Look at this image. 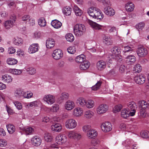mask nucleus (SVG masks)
Listing matches in <instances>:
<instances>
[{
	"mask_svg": "<svg viewBox=\"0 0 149 149\" xmlns=\"http://www.w3.org/2000/svg\"><path fill=\"white\" fill-rule=\"evenodd\" d=\"M87 12L91 17L95 19H102L104 17V15L101 10L98 8L94 7L89 8Z\"/></svg>",
	"mask_w": 149,
	"mask_h": 149,
	"instance_id": "f257e3e1",
	"label": "nucleus"
},
{
	"mask_svg": "<svg viewBox=\"0 0 149 149\" xmlns=\"http://www.w3.org/2000/svg\"><path fill=\"white\" fill-rule=\"evenodd\" d=\"M85 27L81 24H77L74 26V32L76 36H80L82 35L85 31Z\"/></svg>",
	"mask_w": 149,
	"mask_h": 149,
	"instance_id": "f03ea898",
	"label": "nucleus"
},
{
	"mask_svg": "<svg viewBox=\"0 0 149 149\" xmlns=\"http://www.w3.org/2000/svg\"><path fill=\"white\" fill-rule=\"evenodd\" d=\"M111 51L112 54H110L108 56V57L110 59L109 60L112 61L113 59H118L117 57L118 56V55L120 53V48L115 47L112 48Z\"/></svg>",
	"mask_w": 149,
	"mask_h": 149,
	"instance_id": "7ed1b4c3",
	"label": "nucleus"
},
{
	"mask_svg": "<svg viewBox=\"0 0 149 149\" xmlns=\"http://www.w3.org/2000/svg\"><path fill=\"white\" fill-rule=\"evenodd\" d=\"M77 125L76 121L73 118H70L65 121V126L66 128L69 130L73 129L76 127Z\"/></svg>",
	"mask_w": 149,
	"mask_h": 149,
	"instance_id": "20e7f679",
	"label": "nucleus"
},
{
	"mask_svg": "<svg viewBox=\"0 0 149 149\" xmlns=\"http://www.w3.org/2000/svg\"><path fill=\"white\" fill-rule=\"evenodd\" d=\"M139 107L141 108L140 113L141 116H144L145 113V110L149 109V100L147 101L142 100L141 101Z\"/></svg>",
	"mask_w": 149,
	"mask_h": 149,
	"instance_id": "39448f33",
	"label": "nucleus"
},
{
	"mask_svg": "<svg viewBox=\"0 0 149 149\" xmlns=\"http://www.w3.org/2000/svg\"><path fill=\"white\" fill-rule=\"evenodd\" d=\"M43 100L47 104L50 105L52 104L55 102V96L50 94L45 95L43 97Z\"/></svg>",
	"mask_w": 149,
	"mask_h": 149,
	"instance_id": "423d86ee",
	"label": "nucleus"
},
{
	"mask_svg": "<svg viewBox=\"0 0 149 149\" xmlns=\"http://www.w3.org/2000/svg\"><path fill=\"white\" fill-rule=\"evenodd\" d=\"M128 110L130 111V116H133L135 115L136 113V109L137 106L135 103L133 101L129 102L127 104Z\"/></svg>",
	"mask_w": 149,
	"mask_h": 149,
	"instance_id": "0eeeda50",
	"label": "nucleus"
},
{
	"mask_svg": "<svg viewBox=\"0 0 149 149\" xmlns=\"http://www.w3.org/2000/svg\"><path fill=\"white\" fill-rule=\"evenodd\" d=\"M10 19L5 21L4 23L5 27L7 29H9L13 27L16 19V17L13 15L11 17Z\"/></svg>",
	"mask_w": 149,
	"mask_h": 149,
	"instance_id": "6e6552de",
	"label": "nucleus"
},
{
	"mask_svg": "<svg viewBox=\"0 0 149 149\" xmlns=\"http://www.w3.org/2000/svg\"><path fill=\"white\" fill-rule=\"evenodd\" d=\"M55 140L56 143L61 145L67 141V138L65 134H60L56 136Z\"/></svg>",
	"mask_w": 149,
	"mask_h": 149,
	"instance_id": "1a4fd4ad",
	"label": "nucleus"
},
{
	"mask_svg": "<svg viewBox=\"0 0 149 149\" xmlns=\"http://www.w3.org/2000/svg\"><path fill=\"white\" fill-rule=\"evenodd\" d=\"M112 125L109 122H105L101 125V127L102 131L104 132H109L112 129Z\"/></svg>",
	"mask_w": 149,
	"mask_h": 149,
	"instance_id": "9d476101",
	"label": "nucleus"
},
{
	"mask_svg": "<svg viewBox=\"0 0 149 149\" xmlns=\"http://www.w3.org/2000/svg\"><path fill=\"white\" fill-rule=\"evenodd\" d=\"M109 106L105 104H102L98 106L97 109V112L99 114L106 113L108 110Z\"/></svg>",
	"mask_w": 149,
	"mask_h": 149,
	"instance_id": "9b49d317",
	"label": "nucleus"
},
{
	"mask_svg": "<svg viewBox=\"0 0 149 149\" xmlns=\"http://www.w3.org/2000/svg\"><path fill=\"white\" fill-rule=\"evenodd\" d=\"M52 56L54 59L58 60L63 56V53L61 49H56L53 51Z\"/></svg>",
	"mask_w": 149,
	"mask_h": 149,
	"instance_id": "f8f14e48",
	"label": "nucleus"
},
{
	"mask_svg": "<svg viewBox=\"0 0 149 149\" xmlns=\"http://www.w3.org/2000/svg\"><path fill=\"white\" fill-rule=\"evenodd\" d=\"M13 94L14 97L17 98H23L24 95L25 94V91L21 88H17L14 90Z\"/></svg>",
	"mask_w": 149,
	"mask_h": 149,
	"instance_id": "ddd939ff",
	"label": "nucleus"
},
{
	"mask_svg": "<svg viewBox=\"0 0 149 149\" xmlns=\"http://www.w3.org/2000/svg\"><path fill=\"white\" fill-rule=\"evenodd\" d=\"M146 80L145 76L142 74L137 75L134 77V81L136 83L139 84L144 83Z\"/></svg>",
	"mask_w": 149,
	"mask_h": 149,
	"instance_id": "4468645a",
	"label": "nucleus"
},
{
	"mask_svg": "<svg viewBox=\"0 0 149 149\" xmlns=\"http://www.w3.org/2000/svg\"><path fill=\"white\" fill-rule=\"evenodd\" d=\"M31 142L33 146H38L41 144L42 143V140L38 136H35L31 138Z\"/></svg>",
	"mask_w": 149,
	"mask_h": 149,
	"instance_id": "2eb2a0df",
	"label": "nucleus"
},
{
	"mask_svg": "<svg viewBox=\"0 0 149 149\" xmlns=\"http://www.w3.org/2000/svg\"><path fill=\"white\" fill-rule=\"evenodd\" d=\"M83 114V109L80 107H76L74 109L72 112V114L73 116L77 117L81 116Z\"/></svg>",
	"mask_w": 149,
	"mask_h": 149,
	"instance_id": "dca6fc26",
	"label": "nucleus"
},
{
	"mask_svg": "<svg viewBox=\"0 0 149 149\" xmlns=\"http://www.w3.org/2000/svg\"><path fill=\"white\" fill-rule=\"evenodd\" d=\"M147 49L143 47H139L137 50V53L139 57L145 56L147 54Z\"/></svg>",
	"mask_w": 149,
	"mask_h": 149,
	"instance_id": "f3484780",
	"label": "nucleus"
},
{
	"mask_svg": "<svg viewBox=\"0 0 149 149\" xmlns=\"http://www.w3.org/2000/svg\"><path fill=\"white\" fill-rule=\"evenodd\" d=\"M39 46L38 43L32 44L29 47L28 52L30 54L35 53L38 51Z\"/></svg>",
	"mask_w": 149,
	"mask_h": 149,
	"instance_id": "a211bd4d",
	"label": "nucleus"
},
{
	"mask_svg": "<svg viewBox=\"0 0 149 149\" xmlns=\"http://www.w3.org/2000/svg\"><path fill=\"white\" fill-rule=\"evenodd\" d=\"M75 106L74 102L72 100H68L65 103L64 107L65 109L67 110H71L73 109Z\"/></svg>",
	"mask_w": 149,
	"mask_h": 149,
	"instance_id": "6ab92c4d",
	"label": "nucleus"
},
{
	"mask_svg": "<svg viewBox=\"0 0 149 149\" xmlns=\"http://www.w3.org/2000/svg\"><path fill=\"white\" fill-rule=\"evenodd\" d=\"M97 135V132L93 128L86 133V136L89 139H94Z\"/></svg>",
	"mask_w": 149,
	"mask_h": 149,
	"instance_id": "aec40b11",
	"label": "nucleus"
},
{
	"mask_svg": "<svg viewBox=\"0 0 149 149\" xmlns=\"http://www.w3.org/2000/svg\"><path fill=\"white\" fill-rule=\"evenodd\" d=\"M46 44L47 48L51 49L54 47L55 45V42L53 39L49 38L46 40Z\"/></svg>",
	"mask_w": 149,
	"mask_h": 149,
	"instance_id": "412c9836",
	"label": "nucleus"
},
{
	"mask_svg": "<svg viewBox=\"0 0 149 149\" xmlns=\"http://www.w3.org/2000/svg\"><path fill=\"white\" fill-rule=\"evenodd\" d=\"M1 78L2 81L8 84L11 83L13 80L12 77L7 74L2 75Z\"/></svg>",
	"mask_w": 149,
	"mask_h": 149,
	"instance_id": "4be33fe9",
	"label": "nucleus"
},
{
	"mask_svg": "<svg viewBox=\"0 0 149 149\" xmlns=\"http://www.w3.org/2000/svg\"><path fill=\"white\" fill-rule=\"evenodd\" d=\"M62 127L59 123H56L52 125L51 126V129L52 131L55 132H59L62 129Z\"/></svg>",
	"mask_w": 149,
	"mask_h": 149,
	"instance_id": "5701e85b",
	"label": "nucleus"
},
{
	"mask_svg": "<svg viewBox=\"0 0 149 149\" xmlns=\"http://www.w3.org/2000/svg\"><path fill=\"white\" fill-rule=\"evenodd\" d=\"M104 12L106 14L110 16H113L115 14L114 10L109 6L104 8Z\"/></svg>",
	"mask_w": 149,
	"mask_h": 149,
	"instance_id": "b1692460",
	"label": "nucleus"
},
{
	"mask_svg": "<svg viewBox=\"0 0 149 149\" xmlns=\"http://www.w3.org/2000/svg\"><path fill=\"white\" fill-rule=\"evenodd\" d=\"M106 63L103 60L98 61L96 64L97 69L100 70H102L106 67Z\"/></svg>",
	"mask_w": 149,
	"mask_h": 149,
	"instance_id": "393cba45",
	"label": "nucleus"
},
{
	"mask_svg": "<svg viewBox=\"0 0 149 149\" xmlns=\"http://www.w3.org/2000/svg\"><path fill=\"white\" fill-rule=\"evenodd\" d=\"M86 100L83 97L78 98L77 100V103L80 107H85L86 102Z\"/></svg>",
	"mask_w": 149,
	"mask_h": 149,
	"instance_id": "a878e982",
	"label": "nucleus"
},
{
	"mask_svg": "<svg viewBox=\"0 0 149 149\" xmlns=\"http://www.w3.org/2000/svg\"><path fill=\"white\" fill-rule=\"evenodd\" d=\"M87 23L93 28L95 29L99 30L101 29L102 26L90 19L87 21Z\"/></svg>",
	"mask_w": 149,
	"mask_h": 149,
	"instance_id": "bb28decb",
	"label": "nucleus"
},
{
	"mask_svg": "<svg viewBox=\"0 0 149 149\" xmlns=\"http://www.w3.org/2000/svg\"><path fill=\"white\" fill-rule=\"evenodd\" d=\"M94 115V112L91 110H88L85 111L84 116L86 119H90L93 118Z\"/></svg>",
	"mask_w": 149,
	"mask_h": 149,
	"instance_id": "cd10ccee",
	"label": "nucleus"
},
{
	"mask_svg": "<svg viewBox=\"0 0 149 149\" xmlns=\"http://www.w3.org/2000/svg\"><path fill=\"white\" fill-rule=\"evenodd\" d=\"M90 65V63L88 61H84L80 65V68L81 70H86L89 68Z\"/></svg>",
	"mask_w": 149,
	"mask_h": 149,
	"instance_id": "c85d7f7f",
	"label": "nucleus"
},
{
	"mask_svg": "<svg viewBox=\"0 0 149 149\" xmlns=\"http://www.w3.org/2000/svg\"><path fill=\"white\" fill-rule=\"evenodd\" d=\"M134 8V4L131 2H129L125 4V8L126 10L128 12H131L133 10Z\"/></svg>",
	"mask_w": 149,
	"mask_h": 149,
	"instance_id": "c756f323",
	"label": "nucleus"
},
{
	"mask_svg": "<svg viewBox=\"0 0 149 149\" xmlns=\"http://www.w3.org/2000/svg\"><path fill=\"white\" fill-rule=\"evenodd\" d=\"M95 105L94 101L92 99H89L86 100V104L85 105V107L91 109L93 108Z\"/></svg>",
	"mask_w": 149,
	"mask_h": 149,
	"instance_id": "7c9ffc66",
	"label": "nucleus"
},
{
	"mask_svg": "<svg viewBox=\"0 0 149 149\" xmlns=\"http://www.w3.org/2000/svg\"><path fill=\"white\" fill-rule=\"evenodd\" d=\"M40 103L39 101H35L26 104L25 106L26 108L36 107L38 106Z\"/></svg>",
	"mask_w": 149,
	"mask_h": 149,
	"instance_id": "2f4dec72",
	"label": "nucleus"
},
{
	"mask_svg": "<svg viewBox=\"0 0 149 149\" xmlns=\"http://www.w3.org/2000/svg\"><path fill=\"white\" fill-rule=\"evenodd\" d=\"M51 24L56 29H58L60 28L62 25L61 23L56 19L52 21L51 23Z\"/></svg>",
	"mask_w": 149,
	"mask_h": 149,
	"instance_id": "473e14b6",
	"label": "nucleus"
},
{
	"mask_svg": "<svg viewBox=\"0 0 149 149\" xmlns=\"http://www.w3.org/2000/svg\"><path fill=\"white\" fill-rule=\"evenodd\" d=\"M22 130L26 135L31 134L34 132V129L31 127H25L23 128Z\"/></svg>",
	"mask_w": 149,
	"mask_h": 149,
	"instance_id": "72a5a7b5",
	"label": "nucleus"
},
{
	"mask_svg": "<svg viewBox=\"0 0 149 149\" xmlns=\"http://www.w3.org/2000/svg\"><path fill=\"white\" fill-rule=\"evenodd\" d=\"M121 115L124 118H127L130 116V112H129V111L127 109H124L121 111Z\"/></svg>",
	"mask_w": 149,
	"mask_h": 149,
	"instance_id": "f704fd0d",
	"label": "nucleus"
},
{
	"mask_svg": "<svg viewBox=\"0 0 149 149\" xmlns=\"http://www.w3.org/2000/svg\"><path fill=\"white\" fill-rule=\"evenodd\" d=\"M62 11L64 14L66 16H68L71 14L72 9L70 7L66 6L63 8Z\"/></svg>",
	"mask_w": 149,
	"mask_h": 149,
	"instance_id": "c9c22d12",
	"label": "nucleus"
},
{
	"mask_svg": "<svg viewBox=\"0 0 149 149\" xmlns=\"http://www.w3.org/2000/svg\"><path fill=\"white\" fill-rule=\"evenodd\" d=\"M6 127L8 132L10 134H13L15 131V126L12 124H8L6 125Z\"/></svg>",
	"mask_w": 149,
	"mask_h": 149,
	"instance_id": "e433bc0d",
	"label": "nucleus"
},
{
	"mask_svg": "<svg viewBox=\"0 0 149 149\" xmlns=\"http://www.w3.org/2000/svg\"><path fill=\"white\" fill-rule=\"evenodd\" d=\"M17 60L12 58H8L6 60V63L9 65H14L16 64L17 63Z\"/></svg>",
	"mask_w": 149,
	"mask_h": 149,
	"instance_id": "4c0bfd02",
	"label": "nucleus"
},
{
	"mask_svg": "<svg viewBox=\"0 0 149 149\" xmlns=\"http://www.w3.org/2000/svg\"><path fill=\"white\" fill-rule=\"evenodd\" d=\"M73 10L75 15L77 16H81L82 14V10L76 5L74 6Z\"/></svg>",
	"mask_w": 149,
	"mask_h": 149,
	"instance_id": "58836bf2",
	"label": "nucleus"
},
{
	"mask_svg": "<svg viewBox=\"0 0 149 149\" xmlns=\"http://www.w3.org/2000/svg\"><path fill=\"white\" fill-rule=\"evenodd\" d=\"M136 61L135 57L132 55L128 56L126 58V61L127 63L131 64L134 63Z\"/></svg>",
	"mask_w": 149,
	"mask_h": 149,
	"instance_id": "ea45409f",
	"label": "nucleus"
},
{
	"mask_svg": "<svg viewBox=\"0 0 149 149\" xmlns=\"http://www.w3.org/2000/svg\"><path fill=\"white\" fill-rule=\"evenodd\" d=\"M9 71L11 73L15 75H20L22 72V70L15 69H10Z\"/></svg>",
	"mask_w": 149,
	"mask_h": 149,
	"instance_id": "a19ab883",
	"label": "nucleus"
},
{
	"mask_svg": "<svg viewBox=\"0 0 149 149\" xmlns=\"http://www.w3.org/2000/svg\"><path fill=\"white\" fill-rule=\"evenodd\" d=\"M133 141L132 140L127 139L123 142V144L126 148L127 149H129L132 144Z\"/></svg>",
	"mask_w": 149,
	"mask_h": 149,
	"instance_id": "79ce46f5",
	"label": "nucleus"
},
{
	"mask_svg": "<svg viewBox=\"0 0 149 149\" xmlns=\"http://www.w3.org/2000/svg\"><path fill=\"white\" fill-rule=\"evenodd\" d=\"M44 138L45 141L47 142H51L53 139L52 134L48 133H46L45 134Z\"/></svg>",
	"mask_w": 149,
	"mask_h": 149,
	"instance_id": "37998d69",
	"label": "nucleus"
},
{
	"mask_svg": "<svg viewBox=\"0 0 149 149\" xmlns=\"http://www.w3.org/2000/svg\"><path fill=\"white\" fill-rule=\"evenodd\" d=\"M85 59V56L83 54H81L77 56L75 58V61L77 63H82Z\"/></svg>",
	"mask_w": 149,
	"mask_h": 149,
	"instance_id": "c03bdc74",
	"label": "nucleus"
},
{
	"mask_svg": "<svg viewBox=\"0 0 149 149\" xmlns=\"http://www.w3.org/2000/svg\"><path fill=\"white\" fill-rule=\"evenodd\" d=\"M66 40L69 42H72L74 40V37L73 34L71 33L66 34L65 36Z\"/></svg>",
	"mask_w": 149,
	"mask_h": 149,
	"instance_id": "a18cd8bd",
	"label": "nucleus"
},
{
	"mask_svg": "<svg viewBox=\"0 0 149 149\" xmlns=\"http://www.w3.org/2000/svg\"><path fill=\"white\" fill-rule=\"evenodd\" d=\"M23 40L21 38L16 37L14 38V43L16 45H19L22 44Z\"/></svg>",
	"mask_w": 149,
	"mask_h": 149,
	"instance_id": "49530a36",
	"label": "nucleus"
},
{
	"mask_svg": "<svg viewBox=\"0 0 149 149\" xmlns=\"http://www.w3.org/2000/svg\"><path fill=\"white\" fill-rule=\"evenodd\" d=\"M25 69L28 73L30 75L34 74L36 73V69L33 67H26Z\"/></svg>",
	"mask_w": 149,
	"mask_h": 149,
	"instance_id": "de8ad7c7",
	"label": "nucleus"
},
{
	"mask_svg": "<svg viewBox=\"0 0 149 149\" xmlns=\"http://www.w3.org/2000/svg\"><path fill=\"white\" fill-rule=\"evenodd\" d=\"M104 42L107 45H111L112 43L111 38L108 36H105L104 38Z\"/></svg>",
	"mask_w": 149,
	"mask_h": 149,
	"instance_id": "09e8293b",
	"label": "nucleus"
},
{
	"mask_svg": "<svg viewBox=\"0 0 149 149\" xmlns=\"http://www.w3.org/2000/svg\"><path fill=\"white\" fill-rule=\"evenodd\" d=\"M59 109V106L57 104H54L50 109V110L53 113L58 112Z\"/></svg>",
	"mask_w": 149,
	"mask_h": 149,
	"instance_id": "8fccbe9b",
	"label": "nucleus"
},
{
	"mask_svg": "<svg viewBox=\"0 0 149 149\" xmlns=\"http://www.w3.org/2000/svg\"><path fill=\"white\" fill-rule=\"evenodd\" d=\"M69 97V94L66 92H63L61 93L60 99L61 100H66L68 99Z\"/></svg>",
	"mask_w": 149,
	"mask_h": 149,
	"instance_id": "3c124183",
	"label": "nucleus"
},
{
	"mask_svg": "<svg viewBox=\"0 0 149 149\" xmlns=\"http://www.w3.org/2000/svg\"><path fill=\"white\" fill-rule=\"evenodd\" d=\"M38 24L41 27H44L46 25V22L44 18L41 17L38 19Z\"/></svg>",
	"mask_w": 149,
	"mask_h": 149,
	"instance_id": "603ef678",
	"label": "nucleus"
},
{
	"mask_svg": "<svg viewBox=\"0 0 149 149\" xmlns=\"http://www.w3.org/2000/svg\"><path fill=\"white\" fill-rule=\"evenodd\" d=\"M92 129L91 126L88 125H85L82 127V130L84 132L87 133Z\"/></svg>",
	"mask_w": 149,
	"mask_h": 149,
	"instance_id": "864d4df0",
	"label": "nucleus"
},
{
	"mask_svg": "<svg viewBox=\"0 0 149 149\" xmlns=\"http://www.w3.org/2000/svg\"><path fill=\"white\" fill-rule=\"evenodd\" d=\"M101 84V81H98L95 85L91 87V89L93 91H96L99 89L100 88Z\"/></svg>",
	"mask_w": 149,
	"mask_h": 149,
	"instance_id": "5fc2aeb1",
	"label": "nucleus"
},
{
	"mask_svg": "<svg viewBox=\"0 0 149 149\" xmlns=\"http://www.w3.org/2000/svg\"><path fill=\"white\" fill-rule=\"evenodd\" d=\"M77 131L75 130H72L70 131L68 133V138L70 139H74L75 134H76Z\"/></svg>",
	"mask_w": 149,
	"mask_h": 149,
	"instance_id": "6e6d98bb",
	"label": "nucleus"
},
{
	"mask_svg": "<svg viewBox=\"0 0 149 149\" xmlns=\"http://www.w3.org/2000/svg\"><path fill=\"white\" fill-rule=\"evenodd\" d=\"M140 135L143 138H149V132L146 130L142 131L141 132Z\"/></svg>",
	"mask_w": 149,
	"mask_h": 149,
	"instance_id": "4d7b16f0",
	"label": "nucleus"
},
{
	"mask_svg": "<svg viewBox=\"0 0 149 149\" xmlns=\"http://www.w3.org/2000/svg\"><path fill=\"white\" fill-rule=\"evenodd\" d=\"M108 31L109 33H113V34L114 36H116L117 35L118 31L116 30V28L115 27H110Z\"/></svg>",
	"mask_w": 149,
	"mask_h": 149,
	"instance_id": "13d9d810",
	"label": "nucleus"
},
{
	"mask_svg": "<svg viewBox=\"0 0 149 149\" xmlns=\"http://www.w3.org/2000/svg\"><path fill=\"white\" fill-rule=\"evenodd\" d=\"M67 50L69 53L73 54L75 52L76 48L74 46H70L67 49Z\"/></svg>",
	"mask_w": 149,
	"mask_h": 149,
	"instance_id": "bf43d9fd",
	"label": "nucleus"
},
{
	"mask_svg": "<svg viewBox=\"0 0 149 149\" xmlns=\"http://www.w3.org/2000/svg\"><path fill=\"white\" fill-rule=\"evenodd\" d=\"M142 70V67L139 64H136L134 67V70L136 72L139 73L141 72Z\"/></svg>",
	"mask_w": 149,
	"mask_h": 149,
	"instance_id": "052dcab7",
	"label": "nucleus"
},
{
	"mask_svg": "<svg viewBox=\"0 0 149 149\" xmlns=\"http://www.w3.org/2000/svg\"><path fill=\"white\" fill-rule=\"evenodd\" d=\"M13 103L18 110H21L22 109V105L20 102L17 101H15L13 102Z\"/></svg>",
	"mask_w": 149,
	"mask_h": 149,
	"instance_id": "680f3d73",
	"label": "nucleus"
},
{
	"mask_svg": "<svg viewBox=\"0 0 149 149\" xmlns=\"http://www.w3.org/2000/svg\"><path fill=\"white\" fill-rule=\"evenodd\" d=\"M33 93L31 91H27L26 95V92H25V94L24 95L23 98H30L32 97Z\"/></svg>",
	"mask_w": 149,
	"mask_h": 149,
	"instance_id": "e2e57ef3",
	"label": "nucleus"
},
{
	"mask_svg": "<svg viewBox=\"0 0 149 149\" xmlns=\"http://www.w3.org/2000/svg\"><path fill=\"white\" fill-rule=\"evenodd\" d=\"M82 138V136L81 133L77 131L75 134L74 140L79 141Z\"/></svg>",
	"mask_w": 149,
	"mask_h": 149,
	"instance_id": "0e129e2a",
	"label": "nucleus"
},
{
	"mask_svg": "<svg viewBox=\"0 0 149 149\" xmlns=\"http://www.w3.org/2000/svg\"><path fill=\"white\" fill-rule=\"evenodd\" d=\"M122 106L121 104L115 106L113 108V111L115 113L119 111L122 108Z\"/></svg>",
	"mask_w": 149,
	"mask_h": 149,
	"instance_id": "69168bd1",
	"label": "nucleus"
},
{
	"mask_svg": "<svg viewBox=\"0 0 149 149\" xmlns=\"http://www.w3.org/2000/svg\"><path fill=\"white\" fill-rule=\"evenodd\" d=\"M145 24L144 22H141L136 25V27L139 30H142L145 26Z\"/></svg>",
	"mask_w": 149,
	"mask_h": 149,
	"instance_id": "338daca9",
	"label": "nucleus"
},
{
	"mask_svg": "<svg viewBox=\"0 0 149 149\" xmlns=\"http://www.w3.org/2000/svg\"><path fill=\"white\" fill-rule=\"evenodd\" d=\"M7 144V141L3 139H0V146L5 147L6 146Z\"/></svg>",
	"mask_w": 149,
	"mask_h": 149,
	"instance_id": "774afa93",
	"label": "nucleus"
}]
</instances>
